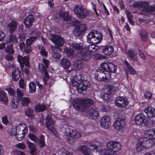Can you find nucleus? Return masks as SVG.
<instances>
[{
    "instance_id": "nucleus-41",
    "label": "nucleus",
    "mask_w": 155,
    "mask_h": 155,
    "mask_svg": "<svg viewBox=\"0 0 155 155\" xmlns=\"http://www.w3.org/2000/svg\"><path fill=\"white\" fill-rule=\"evenodd\" d=\"M20 100L21 105L25 106H28L31 101L30 99L27 97H23Z\"/></svg>"
},
{
    "instance_id": "nucleus-5",
    "label": "nucleus",
    "mask_w": 155,
    "mask_h": 155,
    "mask_svg": "<svg viewBox=\"0 0 155 155\" xmlns=\"http://www.w3.org/2000/svg\"><path fill=\"white\" fill-rule=\"evenodd\" d=\"M149 5V2L140 1L134 2L132 6L134 8H140L141 12L138 13L139 14L147 16L148 15L147 9Z\"/></svg>"
},
{
    "instance_id": "nucleus-62",
    "label": "nucleus",
    "mask_w": 155,
    "mask_h": 155,
    "mask_svg": "<svg viewBox=\"0 0 155 155\" xmlns=\"http://www.w3.org/2000/svg\"><path fill=\"white\" fill-rule=\"evenodd\" d=\"M144 97L147 99H149L152 97L151 94L148 91H146L144 95Z\"/></svg>"
},
{
    "instance_id": "nucleus-8",
    "label": "nucleus",
    "mask_w": 155,
    "mask_h": 155,
    "mask_svg": "<svg viewBox=\"0 0 155 155\" xmlns=\"http://www.w3.org/2000/svg\"><path fill=\"white\" fill-rule=\"evenodd\" d=\"M74 11L77 17L81 19L85 18L88 14L87 10L79 5H77L75 7Z\"/></svg>"
},
{
    "instance_id": "nucleus-3",
    "label": "nucleus",
    "mask_w": 155,
    "mask_h": 155,
    "mask_svg": "<svg viewBox=\"0 0 155 155\" xmlns=\"http://www.w3.org/2000/svg\"><path fill=\"white\" fill-rule=\"evenodd\" d=\"M87 37V42L93 44H97L103 39L102 34L96 30H91Z\"/></svg>"
},
{
    "instance_id": "nucleus-36",
    "label": "nucleus",
    "mask_w": 155,
    "mask_h": 155,
    "mask_svg": "<svg viewBox=\"0 0 155 155\" xmlns=\"http://www.w3.org/2000/svg\"><path fill=\"white\" fill-rule=\"evenodd\" d=\"M0 101L5 104L7 103V97L6 94L3 91H0Z\"/></svg>"
},
{
    "instance_id": "nucleus-60",
    "label": "nucleus",
    "mask_w": 155,
    "mask_h": 155,
    "mask_svg": "<svg viewBox=\"0 0 155 155\" xmlns=\"http://www.w3.org/2000/svg\"><path fill=\"white\" fill-rule=\"evenodd\" d=\"M19 85L20 87L22 89H24L26 87L24 80L21 78L19 81Z\"/></svg>"
},
{
    "instance_id": "nucleus-17",
    "label": "nucleus",
    "mask_w": 155,
    "mask_h": 155,
    "mask_svg": "<svg viewBox=\"0 0 155 155\" xmlns=\"http://www.w3.org/2000/svg\"><path fill=\"white\" fill-rule=\"evenodd\" d=\"M17 58L18 61L20 63L21 68L24 67V64L28 67H30L28 55L25 56L23 57L22 56L18 55L17 56Z\"/></svg>"
},
{
    "instance_id": "nucleus-24",
    "label": "nucleus",
    "mask_w": 155,
    "mask_h": 155,
    "mask_svg": "<svg viewBox=\"0 0 155 155\" xmlns=\"http://www.w3.org/2000/svg\"><path fill=\"white\" fill-rule=\"evenodd\" d=\"M125 120H122L119 118H117L114 123V126L115 128L119 130L122 128L125 124Z\"/></svg>"
},
{
    "instance_id": "nucleus-22",
    "label": "nucleus",
    "mask_w": 155,
    "mask_h": 155,
    "mask_svg": "<svg viewBox=\"0 0 155 155\" xmlns=\"http://www.w3.org/2000/svg\"><path fill=\"white\" fill-rule=\"evenodd\" d=\"M87 113L90 118L92 119L96 118L98 115L97 110L94 106L91 107Z\"/></svg>"
},
{
    "instance_id": "nucleus-46",
    "label": "nucleus",
    "mask_w": 155,
    "mask_h": 155,
    "mask_svg": "<svg viewBox=\"0 0 155 155\" xmlns=\"http://www.w3.org/2000/svg\"><path fill=\"white\" fill-rule=\"evenodd\" d=\"M140 33L142 40L146 41L148 40V36L147 32L145 30H141Z\"/></svg>"
},
{
    "instance_id": "nucleus-42",
    "label": "nucleus",
    "mask_w": 155,
    "mask_h": 155,
    "mask_svg": "<svg viewBox=\"0 0 155 155\" xmlns=\"http://www.w3.org/2000/svg\"><path fill=\"white\" fill-rule=\"evenodd\" d=\"M124 62L130 73L132 74H135L136 72L135 69L131 66L127 61L126 60Z\"/></svg>"
},
{
    "instance_id": "nucleus-52",
    "label": "nucleus",
    "mask_w": 155,
    "mask_h": 155,
    "mask_svg": "<svg viewBox=\"0 0 155 155\" xmlns=\"http://www.w3.org/2000/svg\"><path fill=\"white\" fill-rule=\"evenodd\" d=\"M5 51L7 53H13L14 51L13 49V45L10 44L7 45L5 49Z\"/></svg>"
},
{
    "instance_id": "nucleus-31",
    "label": "nucleus",
    "mask_w": 155,
    "mask_h": 155,
    "mask_svg": "<svg viewBox=\"0 0 155 155\" xmlns=\"http://www.w3.org/2000/svg\"><path fill=\"white\" fill-rule=\"evenodd\" d=\"M17 25V22L15 21H13L7 25V28L10 33H12L15 31Z\"/></svg>"
},
{
    "instance_id": "nucleus-53",
    "label": "nucleus",
    "mask_w": 155,
    "mask_h": 155,
    "mask_svg": "<svg viewBox=\"0 0 155 155\" xmlns=\"http://www.w3.org/2000/svg\"><path fill=\"white\" fill-rule=\"evenodd\" d=\"M9 40L10 42L14 43L18 42L17 37L13 35H11L9 36Z\"/></svg>"
},
{
    "instance_id": "nucleus-35",
    "label": "nucleus",
    "mask_w": 155,
    "mask_h": 155,
    "mask_svg": "<svg viewBox=\"0 0 155 155\" xmlns=\"http://www.w3.org/2000/svg\"><path fill=\"white\" fill-rule=\"evenodd\" d=\"M46 106L43 104H39L35 106V110L36 112L44 111L46 108Z\"/></svg>"
},
{
    "instance_id": "nucleus-12",
    "label": "nucleus",
    "mask_w": 155,
    "mask_h": 155,
    "mask_svg": "<svg viewBox=\"0 0 155 155\" xmlns=\"http://www.w3.org/2000/svg\"><path fill=\"white\" fill-rule=\"evenodd\" d=\"M115 105L119 107H124L127 106L129 102L128 99L124 97H118L115 101Z\"/></svg>"
},
{
    "instance_id": "nucleus-21",
    "label": "nucleus",
    "mask_w": 155,
    "mask_h": 155,
    "mask_svg": "<svg viewBox=\"0 0 155 155\" xmlns=\"http://www.w3.org/2000/svg\"><path fill=\"white\" fill-rule=\"evenodd\" d=\"M87 29V26L85 24H81L75 28L74 33L78 36L80 35L85 32Z\"/></svg>"
},
{
    "instance_id": "nucleus-40",
    "label": "nucleus",
    "mask_w": 155,
    "mask_h": 155,
    "mask_svg": "<svg viewBox=\"0 0 155 155\" xmlns=\"http://www.w3.org/2000/svg\"><path fill=\"white\" fill-rule=\"evenodd\" d=\"M145 133L148 135L150 138L152 139L153 140L155 139V129L147 130Z\"/></svg>"
},
{
    "instance_id": "nucleus-28",
    "label": "nucleus",
    "mask_w": 155,
    "mask_h": 155,
    "mask_svg": "<svg viewBox=\"0 0 155 155\" xmlns=\"http://www.w3.org/2000/svg\"><path fill=\"white\" fill-rule=\"evenodd\" d=\"M70 46L73 50L76 51L81 50L84 49V46L81 43L72 42L70 43Z\"/></svg>"
},
{
    "instance_id": "nucleus-43",
    "label": "nucleus",
    "mask_w": 155,
    "mask_h": 155,
    "mask_svg": "<svg viewBox=\"0 0 155 155\" xmlns=\"http://www.w3.org/2000/svg\"><path fill=\"white\" fill-rule=\"evenodd\" d=\"M73 69L76 71H78L81 68V61L78 60L74 62L73 64Z\"/></svg>"
},
{
    "instance_id": "nucleus-1",
    "label": "nucleus",
    "mask_w": 155,
    "mask_h": 155,
    "mask_svg": "<svg viewBox=\"0 0 155 155\" xmlns=\"http://www.w3.org/2000/svg\"><path fill=\"white\" fill-rule=\"evenodd\" d=\"M94 101L90 99L76 98L73 101L74 108L78 110L86 111L94 103Z\"/></svg>"
},
{
    "instance_id": "nucleus-38",
    "label": "nucleus",
    "mask_w": 155,
    "mask_h": 155,
    "mask_svg": "<svg viewBox=\"0 0 155 155\" xmlns=\"http://www.w3.org/2000/svg\"><path fill=\"white\" fill-rule=\"evenodd\" d=\"M98 47L94 45H90L88 46H84V49H86L89 53L95 52L98 49Z\"/></svg>"
},
{
    "instance_id": "nucleus-15",
    "label": "nucleus",
    "mask_w": 155,
    "mask_h": 155,
    "mask_svg": "<svg viewBox=\"0 0 155 155\" xmlns=\"http://www.w3.org/2000/svg\"><path fill=\"white\" fill-rule=\"evenodd\" d=\"M135 121L138 125L144 126L147 124V120L146 119V117L142 113L139 114L136 116Z\"/></svg>"
},
{
    "instance_id": "nucleus-19",
    "label": "nucleus",
    "mask_w": 155,
    "mask_h": 155,
    "mask_svg": "<svg viewBox=\"0 0 155 155\" xmlns=\"http://www.w3.org/2000/svg\"><path fill=\"white\" fill-rule=\"evenodd\" d=\"M90 84L89 82L87 81H83L82 83V82L78 86L77 88L78 92L80 93H82L83 91H85L87 89V87H89Z\"/></svg>"
},
{
    "instance_id": "nucleus-27",
    "label": "nucleus",
    "mask_w": 155,
    "mask_h": 155,
    "mask_svg": "<svg viewBox=\"0 0 155 155\" xmlns=\"http://www.w3.org/2000/svg\"><path fill=\"white\" fill-rule=\"evenodd\" d=\"M47 68H48L46 67L43 63L39 64L38 66L39 71L43 74L45 77L48 78L49 76L47 71Z\"/></svg>"
},
{
    "instance_id": "nucleus-49",
    "label": "nucleus",
    "mask_w": 155,
    "mask_h": 155,
    "mask_svg": "<svg viewBox=\"0 0 155 155\" xmlns=\"http://www.w3.org/2000/svg\"><path fill=\"white\" fill-rule=\"evenodd\" d=\"M37 39V37L36 36H32L28 39H27L26 40V46H31V45L32 44V42L34 41L35 40H36Z\"/></svg>"
},
{
    "instance_id": "nucleus-4",
    "label": "nucleus",
    "mask_w": 155,
    "mask_h": 155,
    "mask_svg": "<svg viewBox=\"0 0 155 155\" xmlns=\"http://www.w3.org/2000/svg\"><path fill=\"white\" fill-rule=\"evenodd\" d=\"M154 143L152 139L144 137L140 139L136 144V148L138 151H140L144 148H148L151 147Z\"/></svg>"
},
{
    "instance_id": "nucleus-32",
    "label": "nucleus",
    "mask_w": 155,
    "mask_h": 155,
    "mask_svg": "<svg viewBox=\"0 0 155 155\" xmlns=\"http://www.w3.org/2000/svg\"><path fill=\"white\" fill-rule=\"evenodd\" d=\"M127 56L130 60L134 61H137L138 60V58L137 55V53L133 50H129L127 52Z\"/></svg>"
},
{
    "instance_id": "nucleus-7",
    "label": "nucleus",
    "mask_w": 155,
    "mask_h": 155,
    "mask_svg": "<svg viewBox=\"0 0 155 155\" xmlns=\"http://www.w3.org/2000/svg\"><path fill=\"white\" fill-rule=\"evenodd\" d=\"M91 54L87 51L86 49L77 51L75 54V57L78 60L83 61L89 60L91 57Z\"/></svg>"
},
{
    "instance_id": "nucleus-55",
    "label": "nucleus",
    "mask_w": 155,
    "mask_h": 155,
    "mask_svg": "<svg viewBox=\"0 0 155 155\" xmlns=\"http://www.w3.org/2000/svg\"><path fill=\"white\" fill-rule=\"evenodd\" d=\"M5 90L7 91L8 94L11 96H14L15 94V91L12 87L6 88Z\"/></svg>"
},
{
    "instance_id": "nucleus-44",
    "label": "nucleus",
    "mask_w": 155,
    "mask_h": 155,
    "mask_svg": "<svg viewBox=\"0 0 155 155\" xmlns=\"http://www.w3.org/2000/svg\"><path fill=\"white\" fill-rule=\"evenodd\" d=\"M15 129H16L17 133H27L28 131V128L27 127H23L21 125H18L16 127Z\"/></svg>"
},
{
    "instance_id": "nucleus-20",
    "label": "nucleus",
    "mask_w": 155,
    "mask_h": 155,
    "mask_svg": "<svg viewBox=\"0 0 155 155\" xmlns=\"http://www.w3.org/2000/svg\"><path fill=\"white\" fill-rule=\"evenodd\" d=\"M35 20L34 16L32 15H28L25 19L24 23L26 28H29L32 26Z\"/></svg>"
},
{
    "instance_id": "nucleus-26",
    "label": "nucleus",
    "mask_w": 155,
    "mask_h": 155,
    "mask_svg": "<svg viewBox=\"0 0 155 155\" xmlns=\"http://www.w3.org/2000/svg\"><path fill=\"white\" fill-rule=\"evenodd\" d=\"M82 81L81 76L80 75H76L73 77V81L72 82L73 86L76 87L77 88Z\"/></svg>"
},
{
    "instance_id": "nucleus-34",
    "label": "nucleus",
    "mask_w": 155,
    "mask_h": 155,
    "mask_svg": "<svg viewBox=\"0 0 155 155\" xmlns=\"http://www.w3.org/2000/svg\"><path fill=\"white\" fill-rule=\"evenodd\" d=\"M64 52L66 54L67 56L70 58L74 57L75 51L72 48H68V47L64 48Z\"/></svg>"
},
{
    "instance_id": "nucleus-56",
    "label": "nucleus",
    "mask_w": 155,
    "mask_h": 155,
    "mask_svg": "<svg viewBox=\"0 0 155 155\" xmlns=\"http://www.w3.org/2000/svg\"><path fill=\"white\" fill-rule=\"evenodd\" d=\"M33 113V111L31 110L30 108L28 107L25 110V114L28 117L31 116Z\"/></svg>"
},
{
    "instance_id": "nucleus-2",
    "label": "nucleus",
    "mask_w": 155,
    "mask_h": 155,
    "mask_svg": "<svg viewBox=\"0 0 155 155\" xmlns=\"http://www.w3.org/2000/svg\"><path fill=\"white\" fill-rule=\"evenodd\" d=\"M121 146L118 142L110 141L107 143V149H100V155H117L116 153L120 150Z\"/></svg>"
},
{
    "instance_id": "nucleus-30",
    "label": "nucleus",
    "mask_w": 155,
    "mask_h": 155,
    "mask_svg": "<svg viewBox=\"0 0 155 155\" xmlns=\"http://www.w3.org/2000/svg\"><path fill=\"white\" fill-rule=\"evenodd\" d=\"M59 16L64 21H70L71 19V16L68 12H63V10L60 11Z\"/></svg>"
},
{
    "instance_id": "nucleus-61",
    "label": "nucleus",
    "mask_w": 155,
    "mask_h": 155,
    "mask_svg": "<svg viewBox=\"0 0 155 155\" xmlns=\"http://www.w3.org/2000/svg\"><path fill=\"white\" fill-rule=\"evenodd\" d=\"M17 133L15 128H12L10 132V135L12 136H15Z\"/></svg>"
},
{
    "instance_id": "nucleus-54",
    "label": "nucleus",
    "mask_w": 155,
    "mask_h": 155,
    "mask_svg": "<svg viewBox=\"0 0 155 155\" xmlns=\"http://www.w3.org/2000/svg\"><path fill=\"white\" fill-rule=\"evenodd\" d=\"M40 53L41 56L46 57L48 55V53L45 50V48L43 47H39Z\"/></svg>"
},
{
    "instance_id": "nucleus-64",
    "label": "nucleus",
    "mask_w": 155,
    "mask_h": 155,
    "mask_svg": "<svg viewBox=\"0 0 155 155\" xmlns=\"http://www.w3.org/2000/svg\"><path fill=\"white\" fill-rule=\"evenodd\" d=\"M24 153L19 150H14L13 153L15 155H23Z\"/></svg>"
},
{
    "instance_id": "nucleus-13",
    "label": "nucleus",
    "mask_w": 155,
    "mask_h": 155,
    "mask_svg": "<svg viewBox=\"0 0 155 155\" xmlns=\"http://www.w3.org/2000/svg\"><path fill=\"white\" fill-rule=\"evenodd\" d=\"M106 71L105 70L103 71L98 69L94 73L95 78L99 81H103L107 80L106 77Z\"/></svg>"
},
{
    "instance_id": "nucleus-29",
    "label": "nucleus",
    "mask_w": 155,
    "mask_h": 155,
    "mask_svg": "<svg viewBox=\"0 0 155 155\" xmlns=\"http://www.w3.org/2000/svg\"><path fill=\"white\" fill-rule=\"evenodd\" d=\"M61 66L65 69H68L71 65L70 61L66 58H63L60 61Z\"/></svg>"
},
{
    "instance_id": "nucleus-37",
    "label": "nucleus",
    "mask_w": 155,
    "mask_h": 155,
    "mask_svg": "<svg viewBox=\"0 0 155 155\" xmlns=\"http://www.w3.org/2000/svg\"><path fill=\"white\" fill-rule=\"evenodd\" d=\"M98 143H95L93 142L91 143H89L88 144V146L90 147L91 149L93 150L94 151V152H96L99 153V155H100V153H99V150H98Z\"/></svg>"
},
{
    "instance_id": "nucleus-14",
    "label": "nucleus",
    "mask_w": 155,
    "mask_h": 155,
    "mask_svg": "<svg viewBox=\"0 0 155 155\" xmlns=\"http://www.w3.org/2000/svg\"><path fill=\"white\" fill-rule=\"evenodd\" d=\"M30 139L32 141L35 142L38 141L39 146L40 147H42L45 146L44 137L41 135L40 136L39 140H38L37 137L35 135L30 134L28 135Z\"/></svg>"
},
{
    "instance_id": "nucleus-18",
    "label": "nucleus",
    "mask_w": 155,
    "mask_h": 155,
    "mask_svg": "<svg viewBox=\"0 0 155 155\" xmlns=\"http://www.w3.org/2000/svg\"><path fill=\"white\" fill-rule=\"evenodd\" d=\"M110 120V118L108 116H103L100 120L101 125L105 129L108 128L110 127L111 123Z\"/></svg>"
},
{
    "instance_id": "nucleus-45",
    "label": "nucleus",
    "mask_w": 155,
    "mask_h": 155,
    "mask_svg": "<svg viewBox=\"0 0 155 155\" xmlns=\"http://www.w3.org/2000/svg\"><path fill=\"white\" fill-rule=\"evenodd\" d=\"M116 114L117 116V118H119L122 120H125L124 118L125 114L124 112L120 110H117L116 112Z\"/></svg>"
},
{
    "instance_id": "nucleus-50",
    "label": "nucleus",
    "mask_w": 155,
    "mask_h": 155,
    "mask_svg": "<svg viewBox=\"0 0 155 155\" xmlns=\"http://www.w3.org/2000/svg\"><path fill=\"white\" fill-rule=\"evenodd\" d=\"M16 95L18 98L17 101H19L20 98L24 96L23 90H21L19 88L17 89L16 91Z\"/></svg>"
},
{
    "instance_id": "nucleus-9",
    "label": "nucleus",
    "mask_w": 155,
    "mask_h": 155,
    "mask_svg": "<svg viewBox=\"0 0 155 155\" xmlns=\"http://www.w3.org/2000/svg\"><path fill=\"white\" fill-rule=\"evenodd\" d=\"M50 39L56 46L58 47H62L64 43V40L59 35L51 33L49 34Z\"/></svg>"
},
{
    "instance_id": "nucleus-59",
    "label": "nucleus",
    "mask_w": 155,
    "mask_h": 155,
    "mask_svg": "<svg viewBox=\"0 0 155 155\" xmlns=\"http://www.w3.org/2000/svg\"><path fill=\"white\" fill-rule=\"evenodd\" d=\"M32 50V47L31 46H26L24 51L26 53L28 54L30 53Z\"/></svg>"
},
{
    "instance_id": "nucleus-63",
    "label": "nucleus",
    "mask_w": 155,
    "mask_h": 155,
    "mask_svg": "<svg viewBox=\"0 0 155 155\" xmlns=\"http://www.w3.org/2000/svg\"><path fill=\"white\" fill-rule=\"evenodd\" d=\"M138 51L140 57L143 60H145L146 59V56L143 52L140 49H139Z\"/></svg>"
},
{
    "instance_id": "nucleus-23",
    "label": "nucleus",
    "mask_w": 155,
    "mask_h": 155,
    "mask_svg": "<svg viewBox=\"0 0 155 155\" xmlns=\"http://www.w3.org/2000/svg\"><path fill=\"white\" fill-rule=\"evenodd\" d=\"M144 111L149 117H155V108L151 106L147 107L145 109Z\"/></svg>"
},
{
    "instance_id": "nucleus-16",
    "label": "nucleus",
    "mask_w": 155,
    "mask_h": 155,
    "mask_svg": "<svg viewBox=\"0 0 155 155\" xmlns=\"http://www.w3.org/2000/svg\"><path fill=\"white\" fill-rule=\"evenodd\" d=\"M17 58L18 61L20 63L21 68L24 67V64L28 67H30L28 55L25 56L23 57L22 56L18 55L17 56Z\"/></svg>"
},
{
    "instance_id": "nucleus-47",
    "label": "nucleus",
    "mask_w": 155,
    "mask_h": 155,
    "mask_svg": "<svg viewBox=\"0 0 155 155\" xmlns=\"http://www.w3.org/2000/svg\"><path fill=\"white\" fill-rule=\"evenodd\" d=\"M26 133L24 132L17 133L15 135V138L18 141H21L24 138L25 135Z\"/></svg>"
},
{
    "instance_id": "nucleus-6",
    "label": "nucleus",
    "mask_w": 155,
    "mask_h": 155,
    "mask_svg": "<svg viewBox=\"0 0 155 155\" xmlns=\"http://www.w3.org/2000/svg\"><path fill=\"white\" fill-rule=\"evenodd\" d=\"M45 126L47 129L51 131L55 136L58 137V134L55 129L54 127L52 126L54 124L55 122L54 120L53 119L51 116L50 114H48L45 119Z\"/></svg>"
},
{
    "instance_id": "nucleus-33",
    "label": "nucleus",
    "mask_w": 155,
    "mask_h": 155,
    "mask_svg": "<svg viewBox=\"0 0 155 155\" xmlns=\"http://www.w3.org/2000/svg\"><path fill=\"white\" fill-rule=\"evenodd\" d=\"M20 76V71L18 69L15 68L13 70L12 72V77L15 81H18Z\"/></svg>"
},
{
    "instance_id": "nucleus-57",
    "label": "nucleus",
    "mask_w": 155,
    "mask_h": 155,
    "mask_svg": "<svg viewBox=\"0 0 155 155\" xmlns=\"http://www.w3.org/2000/svg\"><path fill=\"white\" fill-rule=\"evenodd\" d=\"M61 56V54L58 53L54 52L52 53V58L55 60H59Z\"/></svg>"
},
{
    "instance_id": "nucleus-11",
    "label": "nucleus",
    "mask_w": 155,
    "mask_h": 155,
    "mask_svg": "<svg viewBox=\"0 0 155 155\" xmlns=\"http://www.w3.org/2000/svg\"><path fill=\"white\" fill-rule=\"evenodd\" d=\"M101 67L105 70L106 72L115 73L117 67L114 64L109 62L104 63L100 64Z\"/></svg>"
},
{
    "instance_id": "nucleus-48",
    "label": "nucleus",
    "mask_w": 155,
    "mask_h": 155,
    "mask_svg": "<svg viewBox=\"0 0 155 155\" xmlns=\"http://www.w3.org/2000/svg\"><path fill=\"white\" fill-rule=\"evenodd\" d=\"M36 85L34 82H31L29 84V91L31 93H35L36 91Z\"/></svg>"
},
{
    "instance_id": "nucleus-39",
    "label": "nucleus",
    "mask_w": 155,
    "mask_h": 155,
    "mask_svg": "<svg viewBox=\"0 0 155 155\" xmlns=\"http://www.w3.org/2000/svg\"><path fill=\"white\" fill-rule=\"evenodd\" d=\"M80 150L85 155H93L90 153V149L86 146H81L80 148Z\"/></svg>"
},
{
    "instance_id": "nucleus-25",
    "label": "nucleus",
    "mask_w": 155,
    "mask_h": 155,
    "mask_svg": "<svg viewBox=\"0 0 155 155\" xmlns=\"http://www.w3.org/2000/svg\"><path fill=\"white\" fill-rule=\"evenodd\" d=\"M114 49L111 46L105 45L102 47V52L106 55H110L114 52Z\"/></svg>"
},
{
    "instance_id": "nucleus-58",
    "label": "nucleus",
    "mask_w": 155,
    "mask_h": 155,
    "mask_svg": "<svg viewBox=\"0 0 155 155\" xmlns=\"http://www.w3.org/2000/svg\"><path fill=\"white\" fill-rule=\"evenodd\" d=\"M101 110L103 112L107 111L109 110V107L107 105H103L101 106L100 108Z\"/></svg>"
},
{
    "instance_id": "nucleus-10",
    "label": "nucleus",
    "mask_w": 155,
    "mask_h": 155,
    "mask_svg": "<svg viewBox=\"0 0 155 155\" xmlns=\"http://www.w3.org/2000/svg\"><path fill=\"white\" fill-rule=\"evenodd\" d=\"M66 135L67 142L72 144L74 139L78 138L81 137V133L77 131L72 130L68 133H67Z\"/></svg>"
},
{
    "instance_id": "nucleus-51",
    "label": "nucleus",
    "mask_w": 155,
    "mask_h": 155,
    "mask_svg": "<svg viewBox=\"0 0 155 155\" xmlns=\"http://www.w3.org/2000/svg\"><path fill=\"white\" fill-rule=\"evenodd\" d=\"M27 144L30 149V152L37 151L36 147L34 144L28 141L27 142Z\"/></svg>"
}]
</instances>
